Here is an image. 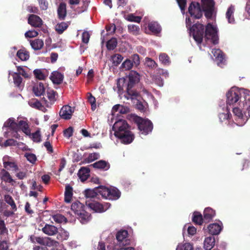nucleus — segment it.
<instances>
[{
    "label": "nucleus",
    "instance_id": "f257e3e1",
    "mask_svg": "<svg viewBox=\"0 0 250 250\" xmlns=\"http://www.w3.org/2000/svg\"><path fill=\"white\" fill-rule=\"evenodd\" d=\"M203 11L198 2H192L188 7V12L191 18L186 19V22L187 27H189V35L192 36L194 40L198 43H201L204 38L206 42L216 44L218 43L219 37L218 28L215 23H208L206 28L205 34L204 37V25L200 23H195L190 27L192 23L191 19H200L203 15Z\"/></svg>",
    "mask_w": 250,
    "mask_h": 250
},
{
    "label": "nucleus",
    "instance_id": "f03ea898",
    "mask_svg": "<svg viewBox=\"0 0 250 250\" xmlns=\"http://www.w3.org/2000/svg\"><path fill=\"white\" fill-rule=\"evenodd\" d=\"M226 96L227 104H237L232 110L235 124L240 126L244 125L250 117V91L232 87Z\"/></svg>",
    "mask_w": 250,
    "mask_h": 250
},
{
    "label": "nucleus",
    "instance_id": "7ed1b4c3",
    "mask_svg": "<svg viewBox=\"0 0 250 250\" xmlns=\"http://www.w3.org/2000/svg\"><path fill=\"white\" fill-rule=\"evenodd\" d=\"M3 127L7 128L4 133V136L6 138L12 137L20 139V135L18 132L21 130L26 135L29 136L34 142H40L41 140L40 131L37 130L31 134L28 125L25 121L21 120L17 123L13 118H10L5 122Z\"/></svg>",
    "mask_w": 250,
    "mask_h": 250
},
{
    "label": "nucleus",
    "instance_id": "20e7f679",
    "mask_svg": "<svg viewBox=\"0 0 250 250\" xmlns=\"http://www.w3.org/2000/svg\"><path fill=\"white\" fill-rule=\"evenodd\" d=\"M112 130L115 137L120 139L122 143L130 144L134 140V137L130 131V127L125 120L119 119L114 124Z\"/></svg>",
    "mask_w": 250,
    "mask_h": 250
},
{
    "label": "nucleus",
    "instance_id": "39448f33",
    "mask_svg": "<svg viewBox=\"0 0 250 250\" xmlns=\"http://www.w3.org/2000/svg\"><path fill=\"white\" fill-rule=\"evenodd\" d=\"M139 80L140 76L138 73L133 71L130 72L126 85L127 93L125 95V98L131 99V100H136L138 102L140 100V96L138 93L131 89L134 85L139 81Z\"/></svg>",
    "mask_w": 250,
    "mask_h": 250
},
{
    "label": "nucleus",
    "instance_id": "423d86ee",
    "mask_svg": "<svg viewBox=\"0 0 250 250\" xmlns=\"http://www.w3.org/2000/svg\"><path fill=\"white\" fill-rule=\"evenodd\" d=\"M71 210L82 224L87 223L91 219L90 214L85 211V207L80 202H75L71 205Z\"/></svg>",
    "mask_w": 250,
    "mask_h": 250
},
{
    "label": "nucleus",
    "instance_id": "0eeeda50",
    "mask_svg": "<svg viewBox=\"0 0 250 250\" xmlns=\"http://www.w3.org/2000/svg\"><path fill=\"white\" fill-rule=\"evenodd\" d=\"M133 119L137 124L141 134L146 135L151 132L153 129V125L150 120L143 119L137 116H134Z\"/></svg>",
    "mask_w": 250,
    "mask_h": 250
},
{
    "label": "nucleus",
    "instance_id": "6e6552de",
    "mask_svg": "<svg viewBox=\"0 0 250 250\" xmlns=\"http://www.w3.org/2000/svg\"><path fill=\"white\" fill-rule=\"evenodd\" d=\"M85 203L89 208L95 212L98 213L104 212L110 207V204L109 203L101 204L95 201L86 200Z\"/></svg>",
    "mask_w": 250,
    "mask_h": 250
},
{
    "label": "nucleus",
    "instance_id": "1a4fd4ad",
    "mask_svg": "<svg viewBox=\"0 0 250 250\" xmlns=\"http://www.w3.org/2000/svg\"><path fill=\"white\" fill-rule=\"evenodd\" d=\"M203 10L207 18L211 17L214 9V2L213 0H202Z\"/></svg>",
    "mask_w": 250,
    "mask_h": 250
},
{
    "label": "nucleus",
    "instance_id": "9d476101",
    "mask_svg": "<svg viewBox=\"0 0 250 250\" xmlns=\"http://www.w3.org/2000/svg\"><path fill=\"white\" fill-rule=\"evenodd\" d=\"M75 111V107L68 105L63 106L60 111V116L61 118L64 120L71 119L72 114Z\"/></svg>",
    "mask_w": 250,
    "mask_h": 250
},
{
    "label": "nucleus",
    "instance_id": "9b49d317",
    "mask_svg": "<svg viewBox=\"0 0 250 250\" xmlns=\"http://www.w3.org/2000/svg\"><path fill=\"white\" fill-rule=\"evenodd\" d=\"M212 53L215 57L217 65L223 67L225 64V59L222 51L219 49H213Z\"/></svg>",
    "mask_w": 250,
    "mask_h": 250
},
{
    "label": "nucleus",
    "instance_id": "f8f14e48",
    "mask_svg": "<svg viewBox=\"0 0 250 250\" xmlns=\"http://www.w3.org/2000/svg\"><path fill=\"white\" fill-rule=\"evenodd\" d=\"M222 229V224L221 222L210 224L208 227L209 232L212 235L218 234Z\"/></svg>",
    "mask_w": 250,
    "mask_h": 250
},
{
    "label": "nucleus",
    "instance_id": "ddd939ff",
    "mask_svg": "<svg viewBox=\"0 0 250 250\" xmlns=\"http://www.w3.org/2000/svg\"><path fill=\"white\" fill-rule=\"evenodd\" d=\"M28 23L34 27H39L42 24V20L38 16L31 15L28 18Z\"/></svg>",
    "mask_w": 250,
    "mask_h": 250
},
{
    "label": "nucleus",
    "instance_id": "4468645a",
    "mask_svg": "<svg viewBox=\"0 0 250 250\" xmlns=\"http://www.w3.org/2000/svg\"><path fill=\"white\" fill-rule=\"evenodd\" d=\"M18 146L22 150H26V146L22 143L19 144L17 141H15L12 139H8L6 140L4 143H2V139L0 138V146Z\"/></svg>",
    "mask_w": 250,
    "mask_h": 250
},
{
    "label": "nucleus",
    "instance_id": "2eb2a0df",
    "mask_svg": "<svg viewBox=\"0 0 250 250\" xmlns=\"http://www.w3.org/2000/svg\"><path fill=\"white\" fill-rule=\"evenodd\" d=\"M42 231L45 234L49 236L54 235L58 232L57 227L49 224H46L45 226L42 228Z\"/></svg>",
    "mask_w": 250,
    "mask_h": 250
},
{
    "label": "nucleus",
    "instance_id": "dca6fc26",
    "mask_svg": "<svg viewBox=\"0 0 250 250\" xmlns=\"http://www.w3.org/2000/svg\"><path fill=\"white\" fill-rule=\"evenodd\" d=\"M73 188L69 184L65 185V191H64V201L66 203H69L71 201L73 196Z\"/></svg>",
    "mask_w": 250,
    "mask_h": 250
},
{
    "label": "nucleus",
    "instance_id": "f3484780",
    "mask_svg": "<svg viewBox=\"0 0 250 250\" xmlns=\"http://www.w3.org/2000/svg\"><path fill=\"white\" fill-rule=\"evenodd\" d=\"M90 166L96 168L103 169L104 170H107L110 167V165L109 163L104 160L99 161L91 165Z\"/></svg>",
    "mask_w": 250,
    "mask_h": 250
},
{
    "label": "nucleus",
    "instance_id": "a211bd4d",
    "mask_svg": "<svg viewBox=\"0 0 250 250\" xmlns=\"http://www.w3.org/2000/svg\"><path fill=\"white\" fill-rule=\"evenodd\" d=\"M50 79L54 83L60 84L63 79V75L58 71H54L50 76Z\"/></svg>",
    "mask_w": 250,
    "mask_h": 250
},
{
    "label": "nucleus",
    "instance_id": "6ab92c4d",
    "mask_svg": "<svg viewBox=\"0 0 250 250\" xmlns=\"http://www.w3.org/2000/svg\"><path fill=\"white\" fill-rule=\"evenodd\" d=\"M108 199L111 200H116L119 199L121 196V193L119 190L115 187L109 188Z\"/></svg>",
    "mask_w": 250,
    "mask_h": 250
},
{
    "label": "nucleus",
    "instance_id": "aec40b11",
    "mask_svg": "<svg viewBox=\"0 0 250 250\" xmlns=\"http://www.w3.org/2000/svg\"><path fill=\"white\" fill-rule=\"evenodd\" d=\"M33 91L37 96H40L45 92V88L42 83H40L34 85Z\"/></svg>",
    "mask_w": 250,
    "mask_h": 250
},
{
    "label": "nucleus",
    "instance_id": "412c9836",
    "mask_svg": "<svg viewBox=\"0 0 250 250\" xmlns=\"http://www.w3.org/2000/svg\"><path fill=\"white\" fill-rule=\"evenodd\" d=\"M235 8L232 5L230 6L226 12V16L229 23L233 24L235 22V20L233 16Z\"/></svg>",
    "mask_w": 250,
    "mask_h": 250
},
{
    "label": "nucleus",
    "instance_id": "4be33fe9",
    "mask_svg": "<svg viewBox=\"0 0 250 250\" xmlns=\"http://www.w3.org/2000/svg\"><path fill=\"white\" fill-rule=\"evenodd\" d=\"M89 169L86 167H83L79 170L78 175L82 182L87 180L89 176Z\"/></svg>",
    "mask_w": 250,
    "mask_h": 250
},
{
    "label": "nucleus",
    "instance_id": "5701e85b",
    "mask_svg": "<svg viewBox=\"0 0 250 250\" xmlns=\"http://www.w3.org/2000/svg\"><path fill=\"white\" fill-rule=\"evenodd\" d=\"M29 105L33 108L40 109L43 112H45L46 109L42 105L38 100L36 99H32L28 102Z\"/></svg>",
    "mask_w": 250,
    "mask_h": 250
},
{
    "label": "nucleus",
    "instance_id": "b1692460",
    "mask_svg": "<svg viewBox=\"0 0 250 250\" xmlns=\"http://www.w3.org/2000/svg\"><path fill=\"white\" fill-rule=\"evenodd\" d=\"M215 245V238L209 236L206 238L204 241V248L206 250H210Z\"/></svg>",
    "mask_w": 250,
    "mask_h": 250
},
{
    "label": "nucleus",
    "instance_id": "393cba45",
    "mask_svg": "<svg viewBox=\"0 0 250 250\" xmlns=\"http://www.w3.org/2000/svg\"><path fill=\"white\" fill-rule=\"evenodd\" d=\"M148 28L149 30L154 34H157L160 32L161 28L159 24L155 21H152L148 24Z\"/></svg>",
    "mask_w": 250,
    "mask_h": 250
},
{
    "label": "nucleus",
    "instance_id": "a878e982",
    "mask_svg": "<svg viewBox=\"0 0 250 250\" xmlns=\"http://www.w3.org/2000/svg\"><path fill=\"white\" fill-rule=\"evenodd\" d=\"M84 194L86 198V200L90 201V199L94 198L98 196L97 188L85 189L84 191Z\"/></svg>",
    "mask_w": 250,
    "mask_h": 250
},
{
    "label": "nucleus",
    "instance_id": "bb28decb",
    "mask_svg": "<svg viewBox=\"0 0 250 250\" xmlns=\"http://www.w3.org/2000/svg\"><path fill=\"white\" fill-rule=\"evenodd\" d=\"M215 214V211L209 208H206L204 212V219L205 221H209Z\"/></svg>",
    "mask_w": 250,
    "mask_h": 250
},
{
    "label": "nucleus",
    "instance_id": "cd10ccee",
    "mask_svg": "<svg viewBox=\"0 0 250 250\" xmlns=\"http://www.w3.org/2000/svg\"><path fill=\"white\" fill-rule=\"evenodd\" d=\"M109 188L104 186H101L100 187L97 188L98 195H100L103 198L107 199H108V195L109 193Z\"/></svg>",
    "mask_w": 250,
    "mask_h": 250
},
{
    "label": "nucleus",
    "instance_id": "c85d7f7f",
    "mask_svg": "<svg viewBox=\"0 0 250 250\" xmlns=\"http://www.w3.org/2000/svg\"><path fill=\"white\" fill-rule=\"evenodd\" d=\"M30 43L32 48L35 50L41 49L44 44L43 41L41 39H36L30 41Z\"/></svg>",
    "mask_w": 250,
    "mask_h": 250
},
{
    "label": "nucleus",
    "instance_id": "c756f323",
    "mask_svg": "<svg viewBox=\"0 0 250 250\" xmlns=\"http://www.w3.org/2000/svg\"><path fill=\"white\" fill-rule=\"evenodd\" d=\"M125 82V80L124 78L119 79L117 82V86L114 88V90L116 91L120 95L123 93Z\"/></svg>",
    "mask_w": 250,
    "mask_h": 250
},
{
    "label": "nucleus",
    "instance_id": "7c9ffc66",
    "mask_svg": "<svg viewBox=\"0 0 250 250\" xmlns=\"http://www.w3.org/2000/svg\"><path fill=\"white\" fill-rule=\"evenodd\" d=\"M17 56L22 61H26L29 58V54L25 49H20L17 53Z\"/></svg>",
    "mask_w": 250,
    "mask_h": 250
},
{
    "label": "nucleus",
    "instance_id": "2f4dec72",
    "mask_svg": "<svg viewBox=\"0 0 250 250\" xmlns=\"http://www.w3.org/2000/svg\"><path fill=\"white\" fill-rule=\"evenodd\" d=\"M0 175L1 179L2 180L9 183H13V182H14V181L12 178L10 174L5 169H3L1 170Z\"/></svg>",
    "mask_w": 250,
    "mask_h": 250
},
{
    "label": "nucleus",
    "instance_id": "473e14b6",
    "mask_svg": "<svg viewBox=\"0 0 250 250\" xmlns=\"http://www.w3.org/2000/svg\"><path fill=\"white\" fill-rule=\"evenodd\" d=\"M66 14V4L64 3H61L58 8V14L60 19H63Z\"/></svg>",
    "mask_w": 250,
    "mask_h": 250
},
{
    "label": "nucleus",
    "instance_id": "72a5a7b5",
    "mask_svg": "<svg viewBox=\"0 0 250 250\" xmlns=\"http://www.w3.org/2000/svg\"><path fill=\"white\" fill-rule=\"evenodd\" d=\"M55 95L56 93L54 90H49L47 91V96L48 99L49 100L50 103H48L45 100H44L43 102L46 106L49 107L50 105V104H51L52 103L55 101Z\"/></svg>",
    "mask_w": 250,
    "mask_h": 250
},
{
    "label": "nucleus",
    "instance_id": "f704fd0d",
    "mask_svg": "<svg viewBox=\"0 0 250 250\" xmlns=\"http://www.w3.org/2000/svg\"><path fill=\"white\" fill-rule=\"evenodd\" d=\"M3 165L5 168H6L7 170L12 171L13 172H17L18 170L17 165L13 162H4Z\"/></svg>",
    "mask_w": 250,
    "mask_h": 250
},
{
    "label": "nucleus",
    "instance_id": "c9c22d12",
    "mask_svg": "<svg viewBox=\"0 0 250 250\" xmlns=\"http://www.w3.org/2000/svg\"><path fill=\"white\" fill-rule=\"evenodd\" d=\"M186 230L188 234L191 236L194 235L197 231L196 229L189 224H186L184 226L183 229V233L185 232Z\"/></svg>",
    "mask_w": 250,
    "mask_h": 250
},
{
    "label": "nucleus",
    "instance_id": "e433bc0d",
    "mask_svg": "<svg viewBox=\"0 0 250 250\" xmlns=\"http://www.w3.org/2000/svg\"><path fill=\"white\" fill-rule=\"evenodd\" d=\"M69 236V233L64 229H61L59 232L57 238L58 240L60 241L66 240L68 239Z\"/></svg>",
    "mask_w": 250,
    "mask_h": 250
},
{
    "label": "nucleus",
    "instance_id": "4c0bfd02",
    "mask_svg": "<svg viewBox=\"0 0 250 250\" xmlns=\"http://www.w3.org/2000/svg\"><path fill=\"white\" fill-rule=\"evenodd\" d=\"M203 220L204 219L203 218L202 215L200 213L198 212H194L192 216L193 222L198 225H201L203 222Z\"/></svg>",
    "mask_w": 250,
    "mask_h": 250
},
{
    "label": "nucleus",
    "instance_id": "58836bf2",
    "mask_svg": "<svg viewBox=\"0 0 250 250\" xmlns=\"http://www.w3.org/2000/svg\"><path fill=\"white\" fill-rule=\"evenodd\" d=\"M123 57L119 54H116L111 57V61L115 66L118 65L123 61Z\"/></svg>",
    "mask_w": 250,
    "mask_h": 250
},
{
    "label": "nucleus",
    "instance_id": "ea45409f",
    "mask_svg": "<svg viewBox=\"0 0 250 250\" xmlns=\"http://www.w3.org/2000/svg\"><path fill=\"white\" fill-rule=\"evenodd\" d=\"M99 154L98 153H90L88 155V157L84 160L83 163H90L98 159L99 158Z\"/></svg>",
    "mask_w": 250,
    "mask_h": 250
},
{
    "label": "nucleus",
    "instance_id": "a19ab883",
    "mask_svg": "<svg viewBox=\"0 0 250 250\" xmlns=\"http://www.w3.org/2000/svg\"><path fill=\"white\" fill-rule=\"evenodd\" d=\"M128 235V232L125 230H120L116 234L117 240L120 242H123L125 239H126Z\"/></svg>",
    "mask_w": 250,
    "mask_h": 250
},
{
    "label": "nucleus",
    "instance_id": "79ce46f5",
    "mask_svg": "<svg viewBox=\"0 0 250 250\" xmlns=\"http://www.w3.org/2000/svg\"><path fill=\"white\" fill-rule=\"evenodd\" d=\"M59 245L58 241L52 239L51 238L45 237L44 246L48 247H57Z\"/></svg>",
    "mask_w": 250,
    "mask_h": 250
},
{
    "label": "nucleus",
    "instance_id": "37998d69",
    "mask_svg": "<svg viewBox=\"0 0 250 250\" xmlns=\"http://www.w3.org/2000/svg\"><path fill=\"white\" fill-rule=\"evenodd\" d=\"M68 25L64 22H62L58 23L55 26L56 31L59 34H62L65 30L67 29Z\"/></svg>",
    "mask_w": 250,
    "mask_h": 250
},
{
    "label": "nucleus",
    "instance_id": "c03bdc74",
    "mask_svg": "<svg viewBox=\"0 0 250 250\" xmlns=\"http://www.w3.org/2000/svg\"><path fill=\"white\" fill-rule=\"evenodd\" d=\"M160 61L165 65H168L170 64V61L169 58L165 53H162L159 55V57Z\"/></svg>",
    "mask_w": 250,
    "mask_h": 250
},
{
    "label": "nucleus",
    "instance_id": "a18cd8bd",
    "mask_svg": "<svg viewBox=\"0 0 250 250\" xmlns=\"http://www.w3.org/2000/svg\"><path fill=\"white\" fill-rule=\"evenodd\" d=\"M30 240L33 243H38L44 246L45 237L31 236L30 237Z\"/></svg>",
    "mask_w": 250,
    "mask_h": 250
},
{
    "label": "nucleus",
    "instance_id": "49530a36",
    "mask_svg": "<svg viewBox=\"0 0 250 250\" xmlns=\"http://www.w3.org/2000/svg\"><path fill=\"white\" fill-rule=\"evenodd\" d=\"M133 62L129 59L125 60L121 65V68L123 70H128L132 68L133 66Z\"/></svg>",
    "mask_w": 250,
    "mask_h": 250
},
{
    "label": "nucleus",
    "instance_id": "de8ad7c7",
    "mask_svg": "<svg viewBox=\"0 0 250 250\" xmlns=\"http://www.w3.org/2000/svg\"><path fill=\"white\" fill-rule=\"evenodd\" d=\"M44 72L45 71L42 69H35L34 71L35 77L41 80H44L46 76Z\"/></svg>",
    "mask_w": 250,
    "mask_h": 250
},
{
    "label": "nucleus",
    "instance_id": "09e8293b",
    "mask_svg": "<svg viewBox=\"0 0 250 250\" xmlns=\"http://www.w3.org/2000/svg\"><path fill=\"white\" fill-rule=\"evenodd\" d=\"M223 110L224 112L220 113L219 114V120L221 122H223L225 120H227L229 118V111L228 107H227L225 109Z\"/></svg>",
    "mask_w": 250,
    "mask_h": 250
},
{
    "label": "nucleus",
    "instance_id": "8fccbe9b",
    "mask_svg": "<svg viewBox=\"0 0 250 250\" xmlns=\"http://www.w3.org/2000/svg\"><path fill=\"white\" fill-rule=\"evenodd\" d=\"M87 100L88 102L90 104L91 106V109L93 111L96 108V99L94 96L90 93H87Z\"/></svg>",
    "mask_w": 250,
    "mask_h": 250
},
{
    "label": "nucleus",
    "instance_id": "3c124183",
    "mask_svg": "<svg viewBox=\"0 0 250 250\" xmlns=\"http://www.w3.org/2000/svg\"><path fill=\"white\" fill-rule=\"evenodd\" d=\"M117 41L116 39L112 38L106 43V47L108 50H113L117 46Z\"/></svg>",
    "mask_w": 250,
    "mask_h": 250
},
{
    "label": "nucleus",
    "instance_id": "603ef678",
    "mask_svg": "<svg viewBox=\"0 0 250 250\" xmlns=\"http://www.w3.org/2000/svg\"><path fill=\"white\" fill-rule=\"evenodd\" d=\"M192 246L189 243L180 244L176 248V250H192Z\"/></svg>",
    "mask_w": 250,
    "mask_h": 250
},
{
    "label": "nucleus",
    "instance_id": "864d4df0",
    "mask_svg": "<svg viewBox=\"0 0 250 250\" xmlns=\"http://www.w3.org/2000/svg\"><path fill=\"white\" fill-rule=\"evenodd\" d=\"M128 29L129 31L133 35H137L140 32L139 26L134 24H129L128 26Z\"/></svg>",
    "mask_w": 250,
    "mask_h": 250
},
{
    "label": "nucleus",
    "instance_id": "5fc2aeb1",
    "mask_svg": "<svg viewBox=\"0 0 250 250\" xmlns=\"http://www.w3.org/2000/svg\"><path fill=\"white\" fill-rule=\"evenodd\" d=\"M12 76L15 84L17 86L20 87V85L22 81V78L17 73H14L12 74Z\"/></svg>",
    "mask_w": 250,
    "mask_h": 250
},
{
    "label": "nucleus",
    "instance_id": "6e6d98bb",
    "mask_svg": "<svg viewBox=\"0 0 250 250\" xmlns=\"http://www.w3.org/2000/svg\"><path fill=\"white\" fill-rule=\"evenodd\" d=\"M4 199L5 202L11 206L12 209L16 210L17 208L16 204H15L12 198L10 196L8 195H5Z\"/></svg>",
    "mask_w": 250,
    "mask_h": 250
},
{
    "label": "nucleus",
    "instance_id": "4d7b16f0",
    "mask_svg": "<svg viewBox=\"0 0 250 250\" xmlns=\"http://www.w3.org/2000/svg\"><path fill=\"white\" fill-rule=\"evenodd\" d=\"M24 156L29 162L32 164L35 163L37 160L36 155L33 153L26 152L24 154Z\"/></svg>",
    "mask_w": 250,
    "mask_h": 250
},
{
    "label": "nucleus",
    "instance_id": "13d9d810",
    "mask_svg": "<svg viewBox=\"0 0 250 250\" xmlns=\"http://www.w3.org/2000/svg\"><path fill=\"white\" fill-rule=\"evenodd\" d=\"M146 64L149 67L155 68L157 66L155 62L151 59L146 57L145 61Z\"/></svg>",
    "mask_w": 250,
    "mask_h": 250
},
{
    "label": "nucleus",
    "instance_id": "bf43d9fd",
    "mask_svg": "<svg viewBox=\"0 0 250 250\" xmlns=\"http://www.w3.org/2000/svg\"><path fill=\"white\" fill-rule=\"evenodd\" d=\"M126 19L130 21L140 22L141 18L139 16H135L133 14H130L127 16Z\"/></svg>",
    "mask_w": 250,
    "mask_h": 250
},
{
    "label": "nucleus",
    "instance_id": "052dcab7",
    "mask_svg": "<svg viewBox=\"0 0 250 250\" xmlns=\"http://www.w3.org/2000/svg\"><path fill=\"white\" fill-rule=\"evenodd\" d=\"M54 221L57 223H62L65 221L66 218L61 214H56L53 216Z\"/></svg>",
    "mask_w": 250,
    "mask_h": 250
},
{
    "label": "nucleus",
    "instance_id": "680f3d73",
    "mask_svg": "<svg viewBox=\"0 0 250 250\" xmlns=\"http://www.w3.org/2000/svg\"><path fill=\"white\" fill-rule=\"evenodd\" d=\"M131 59H132L131 62H133V65L134 64L136 66H138L140 64V58L138 54H133L131 56Z\"/></svg>",
    "mask_w": 250,
    "mask_h": 250
},
{
    "label": "nucleus",
    "instance_id": "e2e57ef3",
    "mask_svg": "<svg viewBox=\"0 0 250 250\" xmlns=\"http://www.w3.org/2000/svg\"><path fill=\"white\" fill-rule=\"evenodd\" d=\"M38 32L34 30H29L25 33V36L26 38H34L37 36Z\"/></svg>",
    "mask_w": 250,
    "mask_h": 250
},
{
    "label": "nucleus",
    "instance_id": "0e129e2a",
    "mask_svg": "<svg viewBox=\"0 0 250 250\" xmlns=\"http://www.w3.org/2000/svg\"><path fill=\"white\" fill-rule=\"evenodd\" d=\"M90 34L88 32L84 31L82 34V41L85 43H87L89 42Z\"/></svg>",
    "mask_w": 250,
    "mask_h": 250
},
{
    "label": "nucleus",
    "instance_id": "69168bd1",
    "mask_svg": "<svg viewBox=\"0 0 250 250\" xmlns=\"http://www.w3.org/2000/svg\"><path fill=\"white\" fill-rule=\"evenodd\" d=\"M116 107H118V113L121 114H125L128 111V108L121 104H116Z\"/></svg>",
    "mask_w": 250,
    "mask_h": 250
},
{
    "label": "nucleus",
    "instance_id": "338daca9",
    "mask_svg": "<svg viewBox=\"0 0 250 250\" xmlns=\"http://www.w3.org/2000/svg\"><path fill=\"white\" fill-rule=\"evenodd\" d=\"M183 14L184 13V10L186 5V0H176Z\"/></svg>",
    "mask_w": 250,
    "mask_h": 250
},
{
    "label": "nucleus",
    "instance_id": "774afa93",
    "mask_svg": "<svg viewBox=\"0 0 250 250\" xmlns=\"http://www.w3.org/2000/svg\"><path fill=\"white\" fill-rule=\"evenodd\" d=\"M64 136L66 138H69L73 135V128L69 127L63 131Z\"/></svg>",
    "mask_w": 250,
    "mask_h": 250
}]
</instances>
